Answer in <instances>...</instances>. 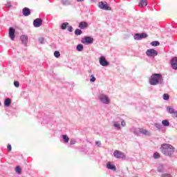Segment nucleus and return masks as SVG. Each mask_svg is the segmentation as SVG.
I'll list each match as a JSON object with an SVG mask.
<instances>
[{
    "instance_id": "1",
    "label": "nucleus",
    "mask_w": 177,
    "mask_h": 177,
    "mask_svg": "<svg viewBox=\"0 0 177 177\" xmlns=\"http://www.w3.org/2000/svg\"><path fill=\"white\" fill-rule=\"evenodd\" d=\"M149 83L151 86H157L158 84H162L164 83V79L161 73H153L149 79Z\"/></svg>"
},
{
    "instance_id": "2",
    "label": "nucleus",
    "mask_w": 177,
    "mask_h": 177,
    "mask_svg": "<svg viewBox=\"0 0 177 177\" xmlns=\"http://www.w3.org/2000/svg\"><path fill=\"white\" fill-rule=\"evenodd\" d=\"M161 151L165 156H172L175 151V147L169 143H164L161 145Z\"/></svg>"
},
{
    "instance_id": "3",
    "label": "nucleus",
    "mask_w": 177,
    "mask_h": 177,
    "mask_svg": "<svg viewBox=\"0 0 177 177\" xmlns=\"http://www.w3.org/2000/svg\"><path fill=\"white\" fill-rule=\"evenodd\" d=\"M98 99L101 104H104L105 105H109L111 102L110 98L106 94H99Z\"/></svg>"
},
{
    "instance_id": "4",
    "label": "nucleus",
    "mask_w": 177,
    "mask_h": 177,
    "mask_svg": "<svg viewBox=\"0 0 177 177\" xmlns=\"http://www.w3.org/2000/svg\"><path fill=\"white\" fill-rule=\"evenodd\" d=\"M134 133L138 136L140 135V133H143V135H151V132L144 128H135Z\"/></svg>"
},
{
    "instance_id": "5",
    "label": "nucleus",
    "mask_w": 177,
    "mask_h": 177,
    "mask_svg": "<svg viewBox=\"0 0 177 177\" xmlns=\"http://www.w3.org/2000/svg\"><path fill=\"white\" fill-rule=\"evenodd\" d=\"M146 54L148 57H156L158 55V52L157 50H154V48H149L147 50Z\"/></svg>"
},
{
    "instance_id": "6",
    "label": "nucleus",
    "mask_w": 177,
    "mask_h": 177,
    "mask_svg": "<svg viewBox=\"0 0 177 177\" xmlns=\"http://www.w3.org/2000/svg\"><path fill=\"white\" fill-rule=\"evenodd\" d=\"M43 19L41 18H35L33 21V26L35 27V28H39V27H41L42 26Z\"/></svg>"
},
{
    "instance_id": "7",
    "label": "nucleus",
    "mask_w": 177,
    "mask_h": 177,
    "mask_svg": "<svg viewBox=\"0 0 177 177\" xmlns=\"http://www.w3.org/2000/svg\"><path fill=\"white\" fill-rule=\"evenodd\" d=\"M100 64L102 66H108L109 65V62L106 59V57L102 55L100 57Z\"/></svg>"
},
{
    "instance_id": "8",
    "label": "nucleus",
    "mask_w": 177,
    "mask_h": 177,
    "mask_svg": "<svg viewBox=\"0 0 177 177\" xmlns=\"http://www.w3.org/2000/svg\"><path fill=\"white\" fill-rule=\"evenodd\" d=\"M113 156L117 158H124V157H125L124 153H123L122 151H120L119 150H115Z\"/></svg>"
},
{
    "instance_id": "9",
    "label": "nucleus",
    "mask_w": 177,
    "mask_h": 177,
    "mask_svg": "<svg viewBox=\"0 0 177 177\" xmlns=\"http://www.w3.org/2000/svg\"><path fill=\"white\" fill-rule=\"evenodd\" d=\"M147 33L142 32V33H136L134 35V39L135 40H140L141 39H144L145 37H147Z\"/></svg>"
},
{
    "instance_id": "10",
    "label": "nucleus",
    "mask_w": 177,
    "mask_h": 177,
    "mask_svg": "<svg viewBox=\"0 0 177 177\" xmlns=\"http://www.w3.org/2000/svg\"><path fill=\"white\" fill-rule=\"evenodd\" d=\"M99 8L104 10H111V8H110V6H108L107 3H104V2L99 3Z\"/></svg>"
},
{
    "instance_id": "11",
    "label": "nucleus",
    "mask_w": 177,
    "mask_h": 177,
    "mask_svg": "<svg viewBox=\"0 0 177 177\" xmlns=\"http://www.w3.org/2000/svg\"><path fill=\"white\" fill-rule=\"evenodd\" d=\"M171 66L172 69L177 70V57H174L171 59Z\"/></svg>"
},
{
    "instance_id": "12",
    "label": "nucleus",
    "mask_w": 177,
    "mask_h": 177,
    "mask_svg": "<svg viewBox=\"0 0 177 177\" xmlns=\"http://www.w3.org/2000/svg\"><path fill=\"white\" fill-rule=\"evenodd\" d=\"M82 42L91 44L93 43V37H91V36H86V37L82 40Z\"/></svg>"
},
{
    "instance_id": "13",
    "label": "nucleus",
    "mask_w": 177,
    "mask_h": 177,
    "mask_svg": "<svg viewBox=\"0 0 177 177\" xmlns=\"http://www.w3.org/2000/svg\"><path fill=\"white\" fill-rule=\"evenodd\" d=\"M88 22H86V21H82L79 24V28H80L81 30L88 28Z\"/></svg>"
},
{
    "instance_id": "14",
    "label": "nucleus",
    "mask_w": 177,
    "mask_h": 177,
    "mask_svg": "<svg viewBox=\"0 0 177 177\" xmlns=\"http://www.w3.org/2000/svg\"><path fill=\"white\" fill-rule=\"evenodd\" d=\"M9 35L11 40H15V28H10L9 29Z\"/></svg>"
},
{
    "instance_id": "15",
    "label": "nucleus",
    "mask_w": 177,
    "mask_h": 177,
    "mask_svg": "<svg viewBox=\"0 0 177 177\" xmlns=\"http://www.w3.org/2000/svg\"><path fill=\"white\" fill-rule=\"evenodd\" d=\"M20 39L22 41V43L26 46L27 43L28 41V36H27L26 35H21V36H20Z\"/></svg>"
},
{
    "instance_id": "16",
    "label": "nucleus",
    "mask_w": 177,
    "mask_h": 177,
    "mask_svg": "<svg viewBox=\"0 0 177 177\" xmlns=\"http://www.w3.org/2000/svg\"><path fill=\"white\" fill-rule=\"evenodd\" d=\"M22 13L25 17L30 16L31 15L30 9H29L28 8H24Z\"/></svg>"
},
{
    "instance_id": "17",
    "label": "nucleus",
    "mask_w": 177,
    "mask_h": 177,
    "mask_svg": "<svg viewBox=\"0 0 177 177\" xmlns=\"http://www.w3.org/2000/svg\"><path fill=\"white\" fill-rule=\"evenodd\" d=\"M113 127H114L115 129L117 131H119L120 129H122V126L119 122H112Z\"/></svg>"
},
{
    "instance_id": "18",
    "label": "nucleus",
    "mask_w": 177,
    "mask_h": 177,
    "mask_svg": "<svg viewBox=\"0 0 177 177\" xmlns=\"http://www.w3.org/2000/svg\"><path fill=\"white\" fill-rule=\"evenodd\" d=\"M106 167L108 168V169H112V171H116L115 165L111 164V162H107Z\"/></svg>"
},
{
    "instance_id": "19",
    "label": "nucleus",
    "mask_w": 177,
    "mask_h": 177,
    "mask_svg": "<svg viewBox=\"0 0 177 177\" xmlns=\"http://www.w3.org/2000/svg\"><path fill=\"white\" fill-rule=\"evenodd\" d=\"M61 3L64 6H68L70 5H72V0H62Z\"/></svg>"
},
{
    "instance_id": "20",
    "label": "nucleus",
    "mask_w": 177,
    "mask_h": 177,
    "mask_svg": "<svg viewBox=\"0 0 177 177\" xmlns=\"http://www.w3.org/2000/svg\"><path fill=\"white\" fill-rule=\"evenodd\" d=\"M168 113L174 114L176 115V111L173 106H168L167 109Z\"/></svg>"
},
{
    "instance_id": "21",
    "label": "nucleus",
    "mask_w": 177,
    "mask_h": 177,
    "mask_svg": "<svg viewBox=\"0 0 177 177\" xmlns=\"http://www.w3.org/2000/svg\"><path fill=\"white\" fill-rule=\"evenodd\" d=\"M12 103V101L10 100V98H6L5 100H4V105L6 106H10V104Z\"/></svg>"
},
{
    "instance_id": "22",
    "label": "nucleus",
    "mask_w": 177,
    "mask_h": 177,
    "mask_svg": "<svg viewBox=\"0 0 177 177\" xmlns=\"http://www.w3.org/2000/svg\"><path fill=\"white\" fill-rule=\"evenodd\" d=\"M139 6L140 8L142 6H147V0H141L140 2Z\"/></svg>"
},
{
    "instance_id": "23",
    "label": "nucleus",
    "mask_w": 177,
    "mask_h": 177,
    "mask_svg": "<svg viewBox=\"0 0 177 177\" xmlns=\"http://www.w3.org/2000/svg\"><path fill=\"white\" fill-rule=\"evenodd\" d=\"M158 172H164L165 171V167L164 165H162V164H160L158 167Z\"/></svg>"
},
{
    "instance_id": "24",
    "label": "nucleus",
    "mask_w": 177,
    "mask_h": 177,
    "mask_svg": "<svg viewBox=\"0 0 177 177\" xmlns=\"http://www.w3.org/2000/svg\"><path fill=\"white\" fill-rule=\"evenodd\" d=\"M76 49L77 51H82L84 50L83 44H77L76 46Z\"/></svg>"
},
{
    "instance_id": "25",
    "label": "nucleus",
    "mask_w": 177,
    "mask_h": 177,
    "mask_svg": "<svg viewBox=\"0 0 177 177\" xmlns=\"http://www.w3.org/2000/svg\"><path fill=\"white\" fill-rule=\"evenodd\" d=\"M62 138L66 143H68V142H69L70 138H68L67 135H62Z\"/></svg>"
},
{
    "instance_id": "26",
    "label": "nucleus",
    "mask_w": 177,
    "mask_h": 177,
    "mask_svg": "<svg viewBox=\"0 0 177 177\" xmlns=\"http://www.w3.org/2000/svg\"><path fill=\"white\" fill-rule=\"evenodd\" d=\"M68 26V22H62L61 24V28L62 29H66Z\"/></svg>"
},
{
    "instance_id": "27",
    "label": "nucleus",
    "mask_w": 177,
    "mask_h": 177,
    "mask_svg": "<svg viewBox=\"0 0 177 177\" xmlns=\"http://www.w3.org/2000/svg\"><path fill=\"white\" fill-rule=\"evenodd\" d=\"M162 124L165 127H169V125H170V123H169V120H162Z\"/></svg>"
},
{
    "instance_id": "28",
    "label": "nucleus",
    "mask_w": 177,
    "mask_h": 177,
    "mask_svg": "<svg viewBox=\"0 0 177 177\" xmlns=\"http://www.w3.org/2000/svg\"><path fill=\"white\" fill-rule=\"evenodd\" d=\"M82 30H81V28H80V29H79V28L75 29V35H82Z\"/></svg>"
},
{
    "instance_id": "29",
    "label": "nucleus",
    "mask_w": 177,
    "mask_h": 177,
    "mask_svg": "<svg viewBox=\"0 0 177 177\" xmlns=\"http://www.w3.org/2000/svg\"><path fill=\"white\" fill-rule=\"evenodd\" d=\"M151 46H159L160 41H158L157 40H154L153 41H151Z\"/></svg>"
},
{
    "instance_id": "30",
    "label": "nucleus",
    "mask_w": 177,
    "mask_h": 177,
    "mask_svg": "<svg viewBox=\"0 0 177 177\" xmlns=\"http://www.w3.org/2000/svg\"><path fill=\"white\" fill-rule=\"evenodd\" d=\"M156 128H158V129H161L162 128V126L161 123H155Z\"/></svg>"
},
{
    "instance_id": "31",
    "label": "nucleus",
    "mask_w": 177,
    "mask_h": 177,
    "mask_svg": "<svg viewBox=\"0 0 177 177\" xmlns=\"http://www.w3.org/2000/svg\"><path fill=\"white\" fill-rule=\"evenodd\" d=\"M96 80V77H95L94 75H91L90 76V82H94Z\"/></svg>"
},
{
    "instance_id": "32",
    "label": "nucleus",
    "mask_w": 177,
    "mask_h": 177,
    "mask_svg": "<svg viewBox=\"0 0 177 177\" xmlns=\"http://www.w3.org/2000/svg\"><path fill=\"white\" fill-rule=\"evenodd\" d=\"M15 171L17 174H21V169L20 168L19 166L16 167Z\"/></svg>"
},
{
    "instance_id": "33",
    "label": "nucleus",
    "mask_w": 177,
    "mask_h": 177,
    "mask_svg": "<svg viewBox=\"0 0 177 177\" xmlns=\"http://www.w3.org/2000/svg\"><path fill=\"white\" fill-rule=\"evenodd\" d=\"M163 100H165V101H168L169 100V94H164L163 95Z\"/></svg>"
},
{
    "instance_id": "34",
    "label": "nucleus",
    "mask_w": 177,
    "mask_h": 177,
    "mask_svg": "<svg viewBox=\"0 0 177 177\" xmlns=\"http://www.w3.org/2000/svg\"><path fill=\"white\" fill-rule=\"evenodd\" d=\"M54 56L59 58V57H60V51H55Z\"/></svg>"
},
{
    "instance_id": "35",
    "label": "nucleus",
    "mask_w": 177,
    "mask_h": 177,
    "mask_svg": "<svg viewBox=\"0 0 177 177\" xmlns=\"http://www.w3.org/2000/svg\"><path fill=\"white\" fill-rule=\"evenodd\" d=\"M153 158H160V153H158V152L154 153Z\"/></svg>"
},
{
    "instance_id": "36",
    "label": "nucleus",
    "mask_w": 177,
    "mask_h": 177,
    "mask_svg": "<svg viewBox=\"0 0 177 177\" xmlns=\"http://www.w3.org/2000/svg\"><path fill=\"white\" fill-rule=\"evenodd\" d=\"M67 27H68V30H69V32H73V28L72 25H69V24H68Z\"/></svg>"
},
{
    "instance_id": "37",
    "label": "nucleus",
    "mask_w": 177,
    "mask_h": 177,
    "mask_svg": "<svg viewBox=\"0 0 177 177\" xmlns=\"http://www.w3.org/2000/svg\"><path fill=\"white\" fill-rule=\"evenodd\" d=\"M44 40H45L44 37H39V43H41V44L44 43Z\"/></svg>"
},
{
    "instance_id": "38",
    "label": "nucleus",
    "mask_w": 177,
    "mask_h": 177,
    "mask_svg": "<svg viewBox=\"0 0 177 177\" xmlns=\"http://www.w3.org/2000/svg\"><path fill=\"white\" fill-rule=\"evenodd\" d=\"M14 86L15 87H19L20 86V83L19 82H14Z\"/></svg>"
},
{
    "instance_id": "39",
    "label": "nucleus",
    "mask_w": 177,
    "mask_h": 177,
    "mask_svg": "<svg viewBox=\"0 0 177 177\" xmlns=\"http://www.w3.org/2000/svg\"><path fill=\"white\" fill-rule=\"evenodd\" d=\"M162 177H172L169 174H162Z\"/></svg>"
},
{
    "instance_id": "40",
    "label": "nucleus",
    "mask_w": 177,
    "mask_h": 177,
    "mask_svg": "<svg viewBox=\"0 0 177 177\" xmlns=\"http://www.w3.org/2000/svg\"><path fill=\"white\" fill-rule=\"evenodd\" d=\"M70 143H71V145H75L76 140L75 139H71Z\"/></svg>"
},
{
    "instance_id": "41",
    "label": "nucleus",
    "mask_w": 177,
    "mask_h": 177,
    "mask_svg": "<svg viewBox=\"0 0 177 177\" xmlns=\"http://www.w3.org/2000/svg\"><path fill=\"white\" fill-rule=\"evenodd\" d=\"M121 125H122V127H126V125H127L126 122H124V120H122L121 121Z\"/></svg>"
},
{
    "instance_id": "42",
    "label": "nucleus",
    "mask_w": 177,
    "mask_h": 177,
    "mask_svg": "<svg viewBox=\"0 0 177 177\" xmlns=\"http://www.w3.org/2000/svg\"><path fill=\"white\" fill-rule=\"evenodd\" d=\"M95 144L97 145V146H101L102 143L100 140H96Z\"/></svg>"
},
{
    "instance_id": "43",
    "label": "nucleus",
    "mask_w": 177,
    "mask_h": 177,
    "mask_svg": "<svg viewBox=\"0 0 177 177\" xmlns=\"http://www.w3.org/2000/svg\"><path fill=\"white\" fill-rule=\"evenodd\" d=\"M6 6H7L8 8H11V3H10V2L8 1L7 3H6Z\"/></svg>"
},
{
    "instance_id": "44",
    "label": "nucleus",
    "mask_w": 177,
    "mask_h": 177,
    "mask_svg": "<svg viewBox=\"0 0 177 177\" xmlns=\"http://www.w3.org/2000/svg\"><path fill=\"white\" fill-rule=\"evenodd\" d=\"M8 149L9 151H10L12 150L11 145H8Z\"/></svg>"
},
{
    "instance_id": "45",
    "label": "nucleus",
    "mask_w": 177,
    "mask_h": 177,
    "mask_svg": "<svg viewBox=\"0 0 177 177\" xmlns=\"http://www.w3.org/2000/svg\"><path fill=\"white\" fill-rule=\"evenodd\" d=\"M84 0H77V2H83Z\"/></svg>"
},
{
    "instance_id": "46",
    "label": "nucleus",
    "mask_w": 177,
    "mask_h": 177,
    "mask_svg": "<svg viewBox=\"0 0 177 177\" xmlns=\"http://www.w3.org/2000/svg\"><path fill=\"white\" fill-rule=\"evenodd\" d=\"M175 116H176V118H177V111H175Z\"/></svg>"
},
{
    "instance_id": "47",
    "label": "nucleus",
    "mask_w": 177,
    "mask_h": 177,
    "mask_svg": "<svg viewBox=\"0 0 177 177\" xmlns=\"http://www.w3.org/2000/svg\"><path fill=\"white\" fill-rule=\"evenodd\" d=\"M1 102H0V106H1Z\"/></svg>"
},
{
    "instance_id": "48",
    "label": "nucleus",
    "mask_w": 177,
    "mask_h": 177,
    "mask_svg": "<svg viewBox=\"0 0 177 177\" xmlns=\"http://www.w3.org/2000/svg\"><path fill=\"white\" fill-rule=\"evenodd\" d=\"M136 177H138V176H136Z\"/></svg>"
}]
</instances>
